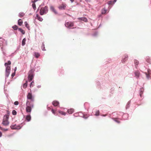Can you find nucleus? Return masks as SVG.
<instances>
[{
  "instance_id": "nucleus-2",
  "label": "nucleus",
  "mask_w": 151,
  "mask_h": 151,
  "mask_svg": "<svg viewBox=\"0 0 151 151\" xmlns=\"http://www.w3.org/2000/svg\"><path fill=\"white\" fill-rule=\"evenodd\" d=\"M26 111L27 112L30 113L32 111V108L34 107L33 104L31 103V102H29L28 100H27L26 104Z\"/></svg>"
},
{
  "instance_id": "nucleus-13",
  "label": "nucleus",
  "mask_w": 151,
  "mask_h": 151,
  "mask_svg": "<svg viewBox=\"0 0 151 151\" xmlns=\"http://www.w3.org/2000/svg\"><path fill=\"white\" fill-rule=\"evenodd\" d=\"M36 18L40 22L42 21L43 20V19L40 17L39 16L38 14H37L36 15Z\"/></svg>"
},
{
  "instance_id": "nucleus-39",
  "label": "nucleus",
  "mask_w": 151,
  "mask_h": 151,
  "mask_svg": "<svg viewBox=\"0 0 151 151\" xmlns=\"http://www.w3.org/2000/svg\"><path fill=\"white\" fill-rule=\"evenodd\" d=\"M15 73H12V77H13L15 76Z\"/></svg>"
},
{
  "instance_id": "nucleus-46",
  "label": "nucleus",
  "mask_w": 151,
  "mask_h": 151,
  "mask_svg": "<svg viewBox=\"0 0 151 151\" xmlns=\"http://www.w3.org/2000/svg\"><path fill=\"white\" fill-rule=\"evenodd\" d=\"M141 92H142V91H141ZM142 94V93H140V96H141V94Z\"/></svg>"
},
{
  "instance_id": "nucleus-12",
  "label": "nucleus",
  "mask_w": 151,
  "mask_h": 151,
  "mask_svg": "<svg viewBox=\"0 0 151 151\" xmlns=\"http://www.w3.org/2000/svg\"><path fill=\"white\" fill-rule=\"evenodd\" d=\"M128 58V56L127 55H126L124 57L123 59V60H122V62L124 63L126 60H127Z\"/></svg>"
},
{
  "instance_id": "nucleus-45",
  "label": "nucleus",
  "mask_w": 151,
  "mask_h": 151,
  "mask_svg": "<svg viewBox=\"0 0 151 151\" xmlns=\"http://www.w3.org/2000/svg\"><path fill=\"white\" fill-rule=\"evenodd\" d=\"M117 0H114V2H115Z\"/></svg>"
},
{
  "instance_id": "nucleus-6",
  "label": "nucleus",
  "mask_w": 151,
  "mask_h": 151,
  "mask_svg": "<svg viewBox=\"0 0 151 151\" xmlns=\"http://www.w3.org/2000/svg\"><path fill=\"white\" fill-rule=\"evenodd\" d=\"M27 98L28 99L30 100L31 101H34V98L32 96V93H29L27 96Z\"/></svg>"
},
{
  "instance_id": "nucleus-33",
  "label": "nucleus",
  "mask_w": 151,
  "mask_h": 151,
  "mask_svg": "<svg viewBox=\"0 0 151 151\" xmlns=\"http://www.w3.org/2000/svg\"><path fill=\"white\" fill-rule=\"evenodd\" d=\"M106 10L105 9H104L102 11V14H104L106 13Z\"/></svg>"
},
{
  "instance_id": "nucleus-5",
  "label": "nucleus",
  "mask_w": 151,
  "mask_h": 151,
  "mask_svg": "<svg viewBox=\"0 0 151 151\" xmlns=\"http://www.w3.org/2000/svg\"><path fill=\"white\" fill-rule=\"evenodd\" d=\"M33 78V71L32 70H30L29 72V75L28 76V80L29 82L32 81Z\"/></svg>"
},
{
  "instance_id": "nucleus-49",
  "label": "nucleus",
  "mask_w": 151,
  "mask_h": 151,
  "mask_svg": "<svg viewBox=\"0 0 151 151\" xmlns=\"http://www.w3.org/2000/svg\"><path fill=\"white\" fill-rule=\"evenodd\" d=\"M0 43H1V42H0Z\"/></svg>"
},
{
  "instance_id": "nucleus-35",
  "label": "nucleus",
  "mask_w": 151,
  "mask_h": 151,
  "mask_svg": "<svg viewBox=\"0 0 151 151\" xmlns=\"http://www.w3.org/2000/svg\"><path fill=\"white\" fill-rule=\"evenodd\" d=\"M14 104L15 105H18L19 104V102L18 101H15L14 102Z\"/></svg>"
},
{
  "instance_id": "nucleus-28",
  "label": "nucleus",
  "mask_w": 151,
  "mask_h": 151,
  "mask_svg": "<svg viewBox=\"0 0 151 151\" xmlns=\"http://www.w3.org/2000/svg\"><path fill=\"white\" fill-rule=\"evenodd\" d=\"M32 6L34 10H35L36 9V7L35 3H33V4H32Z\"/></svg>"
},
{
  "instance_id": "nucleus-24",
  "label": "nucleus",
  "mask_w": 151,
  "mask_h": 151,
  "mask_svg": "<svg viewBox=\"0 0 151 151\" xmlns=\"http://www.w3.org/2000/svg\"><path fill=\"white\" fill-rule=\"evenodd\" d=\"M24 15V14L23 12H20L19 14V16L22 17H23Z\"/></svg>"
},
{
  "instance_id": "nucleus-48",
  "label": "nucleus",
  "mask_w": 151,
  "mask_h": 151,
  "mask_svg": "<svg viewBox=\"0 0 151 151\" xmlns=\"http://www.w3.org/2000/svg\"><path fill=\"white\" fill-rule=\"evenodd\" d=\"M149 62V61H147V62Z\"/></svg>"
},
{
  "instance_id": "nucleus-23",
  "label": "nucleus",
  "mask_w": 151,
  "mask_h": 151,
  "mask_svg": "<svg viewBox=\"0 0 151 151\" xmlns=\"http://www.w3.org/2000/svg\"><path fill=\"white\" fill-rule=\"evenodd\" d=\"M134 63L136 67V66H137L138 65L139 63V62L138 60H134Z\"/></svg>"
},
{
  "instance_id": "nucleus-41",
  "label": "nucleus",
  "mask_w": 151,
  "mask_h": 151,
  "mask_svg": "<svg viewBox=\"0 0 151 151\" xmlns=\"http://www.w3.org/2000/svg\"><path fill=\"white\" fill-rule=\"evenodd\" d=\"M2 136V133L0 131V137H1Z\"/></svg>"
},
{
  "instance_id": "nucleus-7",
  "label": "nucleus",
  "mask_w": 151,
  "mask_h": 151,
  "mask_svg": "<svg viewBox=\"0 0 151 151\" xmlns=\"http://www.w3.org/2000/svg\"><path fill=\"white\" fill-rule=\"evenodd\" d=\"M11 128L12 129H18L21 128L20 127L19 125H17L16 124H12L10 126Z\"/></svg>"
},
{
  "instance_id": "nucleus-47",
  "label": "nucleus",
  "mask_w": 151,
  "mask_h": 151,
  "mask_svg": "<svg viewBox=\"0 0 151 151\" xmlns=\"http://www.w3.org/2000/svg\"><path fill=\"white\" fill-rule=\"evenodd\" d=\"M149 62V61H147V62Z\"/></svg>"
},
{
  "instance_id": "nucleus-25",
  "label": "nucleus",
  "mask_w": 151,
  "mask_h": 151,
  "mask_svg": "<svg viewBox=\"0 0 151 151\" xmlns=\"http://www.w3.org/2000/svg\"><path fill=\"white\" fill-rule=\"evenodd\" d=\"M41 49L43 51H45V45L43 43H42V46H41Z\"/></svg>"
},
{
  "instance_id": "nucleus-36",
  "label": "nucleus",
  "mask_w": 151,
  "mask_h": 151,
  "mask_svg": "<svg viewBox=\"0 0 151 151\" xmlns=\"http://www.w3.org/2000/svg\"><path fill=\"white\" fill-rule=\"evenodd\" d=\"M108 4L109 5L112 4H113V1H110L108 2Z\"/></svg>"
},
{
  "instance_id": "nucleus-14",
  "label": "nucleus",
  "mask_w": 151,
  "mask_h": 151,
  "mask_svg": "<svg viewBox=\"0 0 151 151\" xmlns=\"http://www.w3.org/2000/svg\"><path fill=\"white\" fill-rule=\"evenodd\" d=\"M79 20H81L84 21L85 22H86L87 21V19L85 17H81L78 18Z\"/></svg>"
},
{
  "instance_id": "nucleus-31",
  "label": "nucleus",
  "mask_w": 151,
  "mask_h": 151,
  "mask_svg": "<svg viewBox=\"0 0 151 151\" xmlns=\"http://www.w3.org/2000/svg\"><path fill=\"white\" fill-rule=\"evenodd\" d=\"M0 129L2 131H7L8 130L7 129H4L1 127H0Z\"/></svg>"
},
{
  "instance_id": "nucleus-15",
  "label": "nucleus",
  "mask_w": 151,
  "mask_h": 151,
  "mask_svg": "<svg viewBox=\"0 0 151 151\" xmlns=\"http://www.w3.org/2000/svg\"><path fill=\"white\" fill-rule=\"evenodd\" d=\"M26 120L28 121H29L31 119V116L30 115H28L26 116Z\"/></svg>"
},
{
  "instance_id": "nucleus-18",
  "label": "nucleus",
  "mask_w": 151,
  "mask_h": 151,
  "mask_svg": "<svg viewBox=\"0 0 151 151\" xmlns=\"http://www.w3.org/2000/svg\"><path fill=\"white\" fill-rule=\"evenodd\" d=\"M34 54L35 57L37 58H38L40 56V54L38 52H35Z\"/></svg>"
},
{
  "instance_id": "nucleus-1",
  "label": "nucleus",
  "mask_w": 151,
  "mask_h": 151,
  "mask_svg": "<svg viewBox=\"0 0 151 151\" xmlns=\"http://www.w3.org/2000/svg\"><path fill=\"white\" fill-rule=\"evenodd\" d=\"M11 64V62L10 60L8 61L7 63H5L4 65L6 67L5 74L6 77H8L10 74L11 67L10 65Z\"/></svg>"
},
{
  "instance_id": "nucleus-3",
  "label": "nucleus",
  "mask_w": 151,
  "mask_h": 151,
  "mask_svg": "<svg viewBox=\"0 0 151 151\" xmlns=\"http://www.w3.org/2000/svg\"><path fill=\"white\" fill-rule=\"evenodd\" d=\"M9 118V115L6 114L3 117L2 124L5 126H6L9 125V122L8 121Z\"/></svg>"
},
{
  "instance_id": "nucleus-8",
  "label": "nucleus",
  "mask_w": 151,
  "mask_h": 151,
  "mask_svg": "<svg viewBox=\"0 0 151 151\" xmlns=\"http://www.w3.org/2000/svg\"><path fill=\"white\" fill-rule=\"evenodd\" d=\"M65 26L68 27H70L73 26V23L71 22H67L65 24Z\"/></svg>"
},
{
  "instance_id": "nucleus-21",
  "label": "nucleus",
  "mask_w": 151,
  "mask_h": 151,
  "mask_svg": "<svg viewBox=\"0 0 151 151\" xmlns=\"http://www.w3.org/2000/svg\"><path fill=\"white\" fill-rule=\"evenodd\" d=\"M24 24L26 26V27L28 29H29V24L27 23V22H24Z\"/></svg>"
},
{
  "instance_id": "nucleus-26",
  "label": "nucleus",
  "mask_w": 151,
  "mask_h": 151,
  "mask_svg": "<svg viewBox=\"0 0 151 151\" xmlns=\"http://www.w3.org/2000/svg\"><path fill=\"white\" fill-rule=\"evenodd\" d=\"M27 81H26V82L24 84L23 86V88H26L27 87Z\"/></svg>"
},
{
  "instance_id": "nucleus-16",
  "label": "nucleus",
  "mask_w": 151,
  "mask_h": 151,
  "mask_svg": "<svg viewBox=\"0 0 151 151\" xmlns=\"http://www.w3.org/2000/svg\"><path fill=\"white\" fill-rule=\"evenodd\" d=\"M74 111V110L73 109H70L68 110V112L69 114H72Z\"/></svg>"
},
{
  "instance_id": "nucleus-4",
  "label": "nucleus",
  "mask_w": 151,
  "mask_h": 151,
  "mask_svg": "<svg viewBox=\"0 0 151 151\" xmlns=\"http://www.w3.org/2000/svg\"><path fill=\"white\" fill-rule=\"evenodd\" d=\"M48 7L47 6L41 7L40 9V13L41 15L46 14L48 12Z\"/></svg>"
},
{
  "instance_id": "nucleus-44",
  "label": "nucleus",
  "mask_w": 151,
  "mask_h": 151,
  "mask_svg": "<svg viewBox=\"0 0 151 151\" xmlns=\"http://www.w3.org/2000/svg\"><path fill=\"white\" fill-rule=\"evenodd\" d=\"M70 0L71 1V2H73L74 1V0Z\"/></svg>"
},
{
  "instance_id": "nucleus-43",
  "label": "nucleus",
  "mask_w": 151,
  "mask_h": 151,
  "mask_svg": "<svg viewBox=\"0 0 151 151\" xmlns=\"http://www.w3.org/2000/svg\"><path fill=\"white\" fill-rule=\"evenodd\" d=\"M17 70V67H16L14 68V71H15Z\"/></svg>"
},
{
  "instance_id": "nucleus-20",
  "label": "nucleus",
  "mask_w": 151,
  "mask_h": 151,
  "mask_svg": "<svg viewBox=\"0 0 151 151\" xmlns=\"http://www.w3.org/2000/svg\"><path fill=\"white\" fill-rule=\"evenodd\" d=\"M18 29L20 32L22 33V34L23 35H24L25 34V31L23 29H22V28H19Z\"/></svg>"
},
{
  "instance_id": "nucleus-22",
  "label": "nucleus",
  "mask_w": 151,
  "mask_h": 151,
  "mask_svg": "<svg viewBox=\"0 0 151 151\" xmlns=\"http://www.w3.org/2000/svg\"><path fill=\"white\" fill-rule=\"evenodd\" d=\"M26 41V40L25 38H24V39H23V40H22V46H24L25 45Z\"/></svg>"
},
{
  "instance_id": "nucleus-10",
  "label": "nucleus",
  "mask_w": 151,
  "mask_h": 151,
  "mask_svg": "<svg viewBox=\"0 0 151 151\" xmlns=\"http://www.w3.org/2000/svg\"><path fill=\"white\" fill-rule=\"evenodd\" d=\"M59 102L57 101H54L52 102V105L55 106H58L59 105Z\"/></svg>"
},
{
  "instance_id": "nucleus-19",
  "label": "nucleus",
  "mask_w": 151,
  "mask_h": 151,
  "mask_svg": "<svg viewBox=\"0 0 151 151\" xmlns=\"http://www.w3.org/2000/svg\"><path fill=\"white\" fill-rule=\"evenodd\" d=\"M23 23L22 20L21 19H19L18 21V24L19 25L21 26Z\"/></svg>"
},
{
  "instance_id": "nucleus-40",
  "label": "nucleus",
  "mask_w": 151,
  "mask_h": 151,
  "mask_svg": "<svg viewBox=\"0 0 151 151\" xmlns=\"http://www.w3.org/2000/svg\"><path fill=\"white\" fill-rule=\"evenodd\" d=\"M0 39H1V42H3L4 40V39H2V38L1 37H0Z\"/></svg>"
},
{
  "instance_id": "nucleus-38",
  "label": "nucleus",
  "mask_w": 151,
  "mask_h": 151,
  "mask_svg": "<svg viewBox=\"0 0 151 151\" xmlns=\"http://www.w3.org/2000/svg\"><path fill=\"white\" fill-rule=\"evenodd\" d=\"M51 111L52 112V113L54 114H55V111L53 109H52L51 110Z\"/></svg>"
},
{
  "instance_id": "nucleus-42",
  "label": "nucleus",
  "mask_w": 151,
  "mask_h": 151,
  "mask_svg": "<svg viewBox=\"0 0 151 151\" xmlns=\"http://www.w3.org/2000/svg\"><path fill=\"white\" fill-rule=\"evenodd\" d=\"M87 2H90L91 1V0H85Z\"/></svg>"
},
{
  "instance_id": "nucleus-9",
  "label": "nucleus",
  "mask_w": 151,
  "mask_h": 151,
  "mask_svg": "<svg viewBox=\"0 0 151 151\" xmlns=\"http://www.w3.org/2000/svg\"><path fill=\"white\" fill-rule=\"evenodd\" d=\"M66 7V5L65 4H62L60 5L59 7L58 8L60 10L65 9Z\"/></svg>"
},
{
  "instance_id": "nucleus-29",
  "label": "nucleus",
  "mask_w": 151,
  "mask_h": 151,
  "mask_svg": "<svg viewBox=\"0 0 151 151\" xmlns=\"http://www.w3.org/2000/svg\"><path fill=\"white\" fill-rule=\"evenodd\" d=\"M12 28L14 30H16L18 29V27L16 25H14L12 27Z\"/></svg>"
},
{
  "instance_id": "nucleus-27",
  "label": "nucleus",
  "mask_w": 151,
  "mask_h": 151,
  "mask_svg": "<svg viewBox=\"0 0 151 151\" xmlns=\"http://www.w3.org/2000/svg\"><path fill=\"white\" fill-rule=\"evenodd\" d=\"M58 112L60 114H61L62 115H66L65 113L63 111H59Z\"/></svg>"
},
{
  "instance_id": "nucleus-32",
  "label": "nucleus",
  "mask_w": 151,
  "mask_h": 151,
  "mask_svg": "<svg viewBox=\"0 0 151 151\" xmlns=\"http://www.w3.org/2000/svg\"><path fill=\"white\" fill-rule=\"evenodd\" d=\"M99 110H98L96 111V113L95 114V115L96 116H98L99 115Z\"/></svg>"
},
{
  "instance_id": "nucleus-11",
  "label": "nucleus",
  "mask_w": 151,
  "mask_h": 151,
  "mask_svg": "<svg viewBox=\"0 0 151 151\" xmlns=\"http://www.w3.org/2000/svg\"><path fill=\"white\" fill-rule=\"evenodd\" d=\"M50 9L55 14H57V12L55 9L54 7L52 6H50Z\"/></svg>"
},
{
  "instance_id": "nucleus-30",
  "label": "nucleus",
  "mask_w": 151,
  "mask_h": 151,
  "mask_svg": "<svg viewBox=\"0 0 151 151\" xmlns=\"http://www.w3.org/2000/svg\"><path fill=\"white\" fill-rule=\"evenodd\" d=\"M12 114L13 115H16L17 114V112L15 110H13Z\"/></svg>"
},
{
  "instance_id": "nucleus-34",
  "label": "nucleus",
  "mask_w": 151,
  "mask_h": 151,
  "mask_svg": "<svg viewBox=\"0 0 151 151\" xmlns=\"http://www.w3.org/2000/svg\"><path fill=\"white\" fill-rule=\"evenodd\" d=\"M34 82L33 81L31 83H30V87H33L34 85Z\"/></svg>"
},
{
  "instance_id": "nucleus-37",
  "label": "nucleus",
  "mask_w": 151,
  "mask_h": 151,
  "mask_svg": "<svg viewBox=\"0 0 151 151\" xmlns=\"http://www.w3.org/2000/svg\"><path fill=\"white\" fill-rule=\"evenodd\" d=\"M114 120L115 122H117V123H119L120 122L119 121H118V120H117V119H114Z\"/></svg>"
},
{
  "instance_id": "nucleus-17",
  "label": "nucleus",
  "mask_w": 151,
  "mask_h": 151,
  "mask_svg": "<svg viewBox=\"0 0 151 151\" xmlns=\"http://www.w3.org/2000/svg\"><path fill=\"white\" fill-rule=\"evenodd\" d=\"M135 76L137 78L139 77L140 73L139 71H136L134 73Z\"/></svg>"
}]
</instances>
